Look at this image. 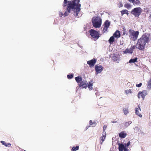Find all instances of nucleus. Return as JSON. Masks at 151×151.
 <instances>
[{"label":"nucleus","mask_w":151,"mask_h":151,"mask_svg":"<svg viewBox=\"0 0 151 151\" xmlns=\"http://www.w3.org/2000/svg\"><path fill=\"white\" fill-rule=\"evenodd\" d=\"M80 0H73L68 1L64 0L63 6L66 11L64 13L65 16H68L70 13H74V15L77 17L80 11L81 4H79Z\"/></svg>","instance_id":"1"},{"label":"nucleus","mask_w":151,"mask_h":151,"mask_svg":"<svg viewBox=\"0 0 151 151\" xmlns=\"http://www.w3.org/2000/svg\"><path fill=\"white\" fill-rule=\"evenodd\" d=\"M149 36L144 35L138 40L136 47L140 50H143L145 48V45L146 43L149 42Z\"/></svg>","instance_id":"2"},{"label":"nucleus","mask_w":151,"mask_h":151,"mask_svg":"<svg viewBox=\"0 0 151 151\" xmlns=\"http://www.w3.org/2000/svg\"><path fill=\"white\" fill-rule=\"evenodd\" d=\"M92 22L93 26L95 28H99L101 25V19L99 17H93Z\"/></svg>","instance_id":"3"},{"label":"nucleus","mask_w":151,"mask_h":151,"mask_svg":"<svg viewBox=\"0 0 151 151\" xmlns=\"http://www.w3.org/2000/svg\"><path fill=\"white\" fill-rule=\"evenodd\" d=\"M129 37L130 39L135 41L138 38L139 32L138 31H135L130 29L129 30Z\"/></svg>","instance_id":"4"},{"label":"nucleus","mask_w":151,"mask_h":151,"mask_svg":"<svg viewBox=\"0 0 151 151\" xmlns=\"http://www.w3.org/2000/svg\"><path fill=\"white\" fill-rule=\"evenodd\" d=\"M142 12V9L140 7H137L133 9L131 11V13L135 17H138Z\"/></svg>","instance_id":"5"},{"label":"nucleus","mask_w":151,"mask_h":151,"mask_svg":"<svg viewBox=\"0 0 151 151\" xmlns=\"http://www.w3.org/2000/svg\"><path fill=\"white\" fill-rule=\"evenodd\" d=\"M90 35L93 38L97 39L99 37V32L93 29H91L89 31Z\"/></svg>","instance_id":"6"},{"label":"nucleus","mask_w":151,"mask_h":151,"mask_svg":"<svg viewBox=\"0 0 151 151\" xmlns=\"http://www.w3.org/2000/svg\"><path fill=\"white\" fill-rule=\"evenodd\" d=\"M147 94V92L146 90H143L142 91H139L137 94L138 98L139 99L141 97L144 99L145 96Z\"/></svg>","instance_id":"7"},{"label":"nucleus","mask_w":151,"mask_h":151,"mask_svg":"<svg viewBox=\"0 0 151 151\" xmlns=\"http://www.w3.org/2000/svg\"><path fill=\"white\" fill-rule=\"evenodd\" d=\"M95 68L96 75H97L98 73H100L104 68L103 67L102 65H96Z\"/></svg>","instance_id":"8"},{"label":"nucleus","mask_w":151,"mask_h":151,"mask_svg":"<svg viewBox=\"0 0 151 151\" xmlns=\"http://www.w3.org/2000/svg\"><path fill=\"white\" fill-rule=\"evenodd\" d=\"M110 22L108 20L105 21L104 24V27L103 29L104 32H105L107 31V29L110 25Z\"/></svg>","instance_id":"9"},{"label":"nucleus","mask_w":151,"mask_h":151,"mask_svg":"<svg viewBox=\"0 0 151 151\" xmlns=\"http://www.w3.org/2000/svg\"><path fill=\"white\" fill-rule=\"evenodd\" d=\"M96 62V59H93L90 60L88 61L87 62V63L89 65L90 67H91L94 65Z\"/></svg>","instance_id":"10"},{"label":"nucleus","mask_w":151,"mask_h":151,"mask_svg":"<svg viewBox=\"0 0 151 151\" xmlns=\"http://www.w3.org/2000/svg\"><path fill=\"white\" fill-rule=\"evenodd\" d=\"M141 111L140 107L138 106V107L136 108L135 109V113L136 115L140 117H142V115L139 113V111Z\"/></svg>","instance_id":"11"},{"label":"nucleus","mask_w":151,"mask_h":151,"mask_svg":"<svg viewBox=\"0 0 151 151\" xmlns=\"http://www.w3.org/2000/svg\"><path fill=\"white\" fill-rule=\"evenodd\" d=\"M118 145L119 146V151H123V150H124L125 148H126L123 144L119 143H118Z\"/></svg>","instance_id":"12"},{"label":"nucleus","mask_w":151,"mask_h":151,"mask_svg":"<svg viewBox=\"0 0 151 151\" xmlns=\"http://www.w3.org/2000/svg\"><path fill=\"white\" fill-rule=\"evenodd\" d=\"M113 36L116 39L119 38L120 37V32L119 31L117 30L113 34Z\"/></svg>","instance_id":"13"},{"label":"nucleus","mask_w":151,"mask_h":151,"mask_svg":"<svg viewBox=\"0 0 151 151\" xmlns=\"http://www.w3.org/2000/svg\"><path fill=\"white\" fill-rule=\"evenodd\" d=\"M129 2H132L134 5H138L140 4L139 0H128Z\"/></svg>","instance_id":"14"},{"label":"nucleus","mask_w":151,"mask_h":151,"mask_svg":"<svg viewBox=\"0 0 151 151\" xmlns=\"http://www.w3.org/2000/svg\"><path fill=\"white\" fill-rule=\"evenodd\" d=\"M102 136L100 138V139L102 141L100 142L101 144H102L103 142L104 141L106 136V134L102 133Z\"/></svg>","instance_id":"15"},{"label":"nucleus","mask_w":151,"mask_h":151,"mask_svg":"<svg viewBox=\"0 0 151 151\" xmlns=\"http://www.w3.org/2000/svg\"><path fill=\"white\" fill-rule=\"evenodd\" d=\"M88 82L87 81L82 80V81L79 84V87H81V86H84L85 85L87 84Z\"/></svg>","instance_id":"16"},{"label":"nucleus","mask_w":151,"mask_h":151,"mask_svg":"<svg viewBox=\"0 0 151 151\" xmlns=\"http://www.w3.org/2000/svg\"><path fill=\"white\" fill-rule=\"evenodd\" d=\"M119 137L122 138H124L127 136V134L124 132H122L120 133L119 134Z\"/></svg>","instance_id":"17"},{"label":"nucleus","mask_w":151,"mask_h":151,"mask_svg":"<svg viewBox=\"0 0 151 151\" xmlns=\"http://www.w3.org/2000/svg\"><path fill=\"white\" fill-rule=\"evenodd\" d=\"M114 36H113L111 37L108 40V41L109 42L110 44L111 45L112 44L114 41Z\"/></svg>","instance_id":"18"},{"label":"nucleus","mask_w":151,"mask_h":151,"mask_svg":"<svg viewBox=\"0 0 151 151\" xmlns=\"http://www.w3.org/2000/svg\"><path fill=\"white\" fill-rule=\"evenodd\" d=\"M132 49H127L125 51H124V53H131L132 52Z\"/></svg>","instance_id":"19"},{"label":"nucleus","mask_w":151,"mask_h":151,"mask_svg":"<svg viewBox=\"0 0 151 151\" xmlns=\"http://www.w3.org/2000/svg\"><path fill=\"white\" fill-rule=\"evenodd\" d=\"M75 80L77 83H79L82 80V78L79 76H78L75 78Z\"/></svg>","instance_id":"20"},{"label":"nucleus","mask_w":151,"mask_h":151,"mask_svg":"<svg viewBox=\"0 0 151 151\" xmlns=\"http://www.w3.org/2000/svg\"><path fill=\"white\" fill-rule=\"evenodd\" d=\"M137 58H132L129 60V63H134L137 61Z\"/></svg>","instance_id":"21"},{"label":"nucleus","mask_w":151,"mask_h":151,"mask_svg":"<svg viewBox=\"0 0 151 151\" xmlns=\"http://www.w3.org/2000/svg\"><path fill=\"white\" fill-rule=\"evenodd\" d=\"M132 123V122L129 121L128 122H125L124 124V127L127 128Z\"/></svg>","instance_id":"22"},{"label":"nucleus","mask_w":151,"mask_h":151,"mask_svg":"<svg viewBox=\"0 0 151 151\" xmlns=\"http://www.w3.org/2000/svg\"><path fill=\"white\" fill-rule=\"evenodd\" d=\"M125 93L127 96H128L132 93V90L130 89L126 90L125 91Z\"/></svg>","instance_id":"23"},{"label":"nucleus","mask_w":151,"mask_h":151,"mask_svg":"<svg viewBox=\"0 0 151 151\" xmlns=\"http://www.w3.org/2000/svg\"><path fill=\"white\" fill-rule=\"evenodd\" d=\"M89 125L91 127H94L96 126V123L95 122L93 123L91 120H90L89 121Z\"/></svg>","instance_id":"24"},{"label":"nucleus","mask_w":151,"mask_h":151,"mask_svg":"<svg viewBox=\"0 0 151 151\" xmlns=\"http://www.w3.org/2000/svg\"><path fill=\"white\" fill-rule=\"evenodd\" d=\"M1 142L6 147H9L11 145L10 143H6L4 141H1Z\"/></svg>","instance_id":"25"},{"label":"nucleus","mask_w":151,"mask_h":151,"mask_svg":"<svg viewBox=\"0 0 151 151\" xmlns=\"http://www.w3.org/2000/svg\"><path fill=\"white\" fill-rule=\"evenodd\" d=\"M93 83H91L90 82H89V84L87 87L90 90H91L93 89Z\"/></svg>","instance_id":"26"},{"label":"nucleus","mask_w":151,"mask_h":151,"mask_svg":"<svg viewBox=\"0 0 151 151\" xmlns=\"http://www.w3.org/2000/svg\"><path fill=\"white\" fill-rule=\"evenodd\" d=\"M121 14L122 15H123L124 14H128V11L127 10L125 9L123 10L122 11H121Z\"/></svg>","instance_id":"27"},{"label":"nucleus","mask_w":151,"mask_h":151,"mask_svg":"<svg viewBox=\"0 0 151 151\" xmlns=\"http://www.w3.org/2000/svg\"><path fill=\"white\" fill-rule=\"evenodd\" d=\"M123 111L124 114L125 115H127L129 113V111L128 109L124 108L123 109Z\"/></svg>","instance_id":"28"},{"label":"nucleus","mask_w":151,"mask_h":151,"mask_svg":"<svg viewBox=\"0 0 151 151\" xmlns=\"http://www.w3.org/2000/svg\"><path fill=\"white\" fill-rule=\"evenodd\" d=\"M78 149L79 147L78 146H76V147H73L71 149V150L72 151H76L78 150Z\"/></svg>","instance_id":"29"},{"label":"nucleus","mask_w":151,"mask_h":151,"mask_svg":"<svg viewBox=\"0 0 151 151\" xmlns=\"http://www.w3.org/2000/svg\"><path fill=\"white\" fill-rule=\"evenodd\" d=\"M124 6L125 7L127 8L128 9L130 8L131 7V5L129 4H125Z\"/></svg>","instance_id":"30"},{"label":"nucleus","mask_w":151,"mask_h":151,"mask_svg":"<svg viewBox=\"0 0 151 151\" xmlns=\"http://www.w3.org/2000/svg\"><path fill=\"white\" fill-rule=\"evenodd\" d=\"M107 128V126L106 125H104L103 127V132L102 133H104V134H106V132H105V130Z\"/></svg>","instance_id":"31"},{"label":"nucleus","mask_w":151,"mask_h":151,"mask_svg":"<svg viewBox=\"0 0 151 151\" xmlns=\"http://www.w3.org/2000/svg\"><path fill=\"white\" fill-rule=\"evenodd\" d=\"M73 74H70L67 75V78L68 79H71L73 77Z\"/></svg>","instance_id":"32"},{"label":"nucleus","mask_w":151,"mask_h":151,"mask_svg":"<svg viewBox=\"0 0 151 151\" xmlns=\"http://www.w3.org/2000/svg\"><path fill=\"white\" fill-rule=\"evenodd\" d=\"M118 7L119 8H120L123 6V4L122 3V2L121 1H120L119 2L118 4Z\"/></svg>","instance_id":"33"},{"label":"nucleus","mask_w":151,"mask_h":151,"mask_svg":"<svg viewBox=\"0 0 151 151\" xmlns=\"http://www.w3.org/2000/svg\"><path fill=\"white\" fill-rule=\"evenodd\" d=\"M134 130H135L136 131H140V128L138 127H136L134 128Z\"/></svg>","instance_id":"34"},{"label":"nucleus","mask_w":151,"mask_h":151,"mask_svg":"<svg viewBox=\"0 0 151 151\" xmlns=\"http://www.w3.org/2000/svg\"><path fill=\"white\" fill-rule=\"evenodd\" d=\"M148 86L149 87V88H151V80H150L148 82Z\"/></svg>","instance_id":"35"},{"label":"nucleus","mask_w":151,"mask_h":151,"mask_svg":"<svg viewBox=\"0 0 151 151\" xmlns=\"http://www.w3.org/2000/svg\"><path fill=\"white\" fill-rule=\"evenodd\" d=\"M87 84H86L84 86H81V88L83 89L84 88H86L87 87Z\"/></svg>","instance_id":"36"},{"label":"nucleus","mask_w":151,"mask_h":151,"mask_svg":"<svg viewBox=\"0 0 151 151\" xmlns=\"http://www.w3.org/2000/svg\"><path fill=\"white\" fill-rule=\"evenodd\" d=\"M142 83H140L139 84H136V86L137 87H140L142 85Z\"/></svg>","instance_id":"37"},{"label":"nucleus","mask_w":151,"mask_h":151,"mask_svg":"<svg viewBox=\"0 0 151 151\" xmlns=\"http://www.w3.org/2000/svg\"><path fill=\"white\" fill-rule=\"evenodd\" d=\"M59 15L60 17H62L63 15H64V14H63V13L62 12H59ZM64 16H65L64 15Z\"/></svg>","instance_id":"38"},{"label":"nucleus","mask_w":151,"mask_h":151,"mask_svg":"<svg viewBox=\"0 0 151 151\" xmlns=\"http://www.w3.org/2000/svg\"><path fill=\"white\" fill-rule=\"evenodd\" d=\"M112 59L114 61H116L117 60V59L116 57H113L112 58Z\"/></svg>","instance_id":"39"},{"label":"nucleus","mask_w":151,"mask_h":151,"mask_svg":"<svg viewBox=\"0 0 151 151\" xmlns=\"http://www.w3.org/2000/svg\"><path fill=\"white\" fill-rule=\"evenodd\" d=\"M130 144V141H129L128 143L126 145V146L127 147L129 146Z\"/></svg>","instance_id":"40"},{"label":"nucleus","mask_w":151,"mask_h":151,"mask_svg":"<svg viewBox=\"0 0 151 151\" xmlns=\"http://www.w3.org/2000/svg\"><path fill=\"white\" fill-rule=\"evenodd\" d=\"M117 122V121H111V122L113 123H116Z\"/></svg>","instance_id":"41"},{"label":"nucleus","mask_w":151,"mask_h":151,"mask_svg":"<svg viewBox=\"0 0 151 151\" xmlns=\"http://www.w3.org/2000/svg\"><path fill=\"white\" fill-rule=\"evenodd\" d=\"M90 126H86V130H87L88 129L89 127H90Z\"/></svg>","instance_id":"42"},{"label":"nucleus","mask_w":151,"mask_h":151,"mask_svg":"<svg viewBox=\"0 0 151 151\" xmlns=\"http://www.w3.org/2000/svg\"><path fill=\"white\" fill-rule=\"evenodd\" d=\"M124 151H128L127 150V148H125L124 150Z\"/></svg>","instance_id":"43"},{"label":"nucleus","mask_w":151,"mask_h":151,"mask_svg":"<svg viewBox=\"0 0 151 151\" xmlns=\"http://www.w3.org/2000/svg\"><path fill=\"white\" fill-rule=\"evenodd\" d=\"M125 31L124 30V34H125Z\"/></svg>","instance_id":"44"},{"label":"nucleus","mask_w":151,"mask_h":151,"mask_svg":"<svg viewBox=\"0 0 151 151\" xmlns=\"http://www.w3.org/2000/svg\"><path fill=\"white\" fill-rule=\"evenodd\" d=\"M24 151H26V150H24Z\"/></svg>","instance_id":"45"}]
</instances>
